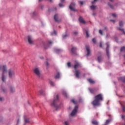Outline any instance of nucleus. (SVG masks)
Returning <instances> with one entry per match:
<instances>
[{"mask_svg":"<svg viewBox=\"0 0 125 125\" xmlns=\"http://www.w3.org/2000/svg\"><path fill=\"white\" fill-rule=\"evenodd\" d=\"M100 101H103V95H102V94H99L95 96V99L92 102V104L94 107L100 106Z\"/></svg>","mask_w":125,"mask_h":125,"instance_id":"obj_1","label":"nucleus"},{"mask_svg":"<svg viewBox=\"0 0 125 125\" xmlns=\"http://www.w3.org/2000/svg\"><path fill=\"white\" fill-rule=\"evenodd\" d=\"M2 70V82H5V77L7 73V69L6 68V65H0V71Z\"/></svg>","mask_w":125,"mask_h":125,"instance_id":"obj_2","label":"nucleus"},{"mask_svg":"<svg viewBox=\"0 0 125 125\" xmlns=\"http://www.w3.org/2000/svg\"><path fill=\"white\" fill-rule=\"evenodd\" d=\"M79 67H81L80 63L79 62H77V63L75 64L74 66L75 70L74 71V74L76 77L78 78H80V75H81V72H80V70L77 69Z\"/></svg>","mask_w":125,"mask_h":125,"instance_id":"obj_3","label":"nucleus"},{"mask_svg":"<svg viewBox=\"0 0 125 125\" xmlns=\"http://www.w3.org/2000/svg\"><path fill=\"white\" fill-rule=\"evenodd\" d=\"M58 102H59V98H58V95H57L56 98H54L53 103L51 104V106H53L56 110L59 108L58 106Z\"/></svg>","mask_w":125,"mask_h":125,"instance_id":"obj_4","label":"nucleus"},{"mask_svg":"<svg viewBox=\"0 0 125 125\" xmlns=\"http://www.w3.org/2000/svg\"><path fill=\"white\" fill-rule=\"evenodd\" d=\"M15 73L13 69H10L8 70V76L11 79L14 77Z\"/></svg>","mask_w":125,"mask_h":125,"instance_id":"obj_5","label":"nucleus"},{"mask_svg":"<svg viewBox=\"0 0 125 125\" xmlns=\"http://www.w3.org/2000/svg\"><path fill=\"white\" fill-rule=\"evenodd\" d=\"M34 72L37 76L41 77V70L39 67H36L34 70Z\"/></svg>","mask_w":125,"mask_h":125,"instance_id":"obj_6","label":"nucleus"},{"mask_svg":"<svg viewBox=\"0 0 125 125\" xmlns=\"http://www.w3.org/2000/svg\"><path fill=\"white\" fill-rule=\"evenodd\" d=\"M78 108L79 107H78L77 105L75 106L74 110H73L71 112V116L73 117L76 115V113H77Z\"/></svg>","mask_w":125,"mask_h":125,"instance_id":"obj_7","label":"nucleus"},{"mask_svg":"<svg viewBox=\"0 0 125 125\" xmlns=\"http://www.w3.org/2000/svg\"><path fill=\"white\" fill-rule=\"evenodd\" d=\"M106 54L107 55V57L108 58H110V54L109 53V42H106Z\"/></svg>","mask_w":125,"mask_h":125,"instance_id":"obj_8","label":"nucleus"},{"mask_svg":"<svg viewBox=\"0 0 125 125\" xmlns=\"http://www.w3.org/2000/svg\"><path fill=\"white\" fill-rule=\"evenodd\" d=\"M86 51H87V56H89L90 55V48H89V46L86 45L85 46Z\"/></svg>","mask_w":125,"mask_h":125,"instance_id":"obj_9","label":"nucleus"},{"mask_svg":"<svg viewBox=\"0 0 125 125\" xmlns=\"http://www.w3.org/2000/svg\"><path fill=\"white\" fill-rule=\"evenodd\" d=\"M89 90L91 93H95L96 91H97V88H89Z\"/></svg>","mask_w":125,"mask_h":125,"instance_id":"obj_10","label":"nucleus"},{"mask_svg":"<svg viewBox=\"0 0 125 125\" xmlns=\"http://www.w3.org/2000/svg\"><path fill=\"white\" fill-rule=\"evenodd\" d=\"M27 39L29 43H30V44H33V39H32V37H31L30 36H28L27 37Z\"/></svg>","mask_w":125,"mask_h":125,"instance_id":"obj_11","label":"nucleus"},{"mask_svg":"<svg viewBox=\"0 0 125 125\" xmlns=\"http://www.w3.org/2000/svg\"><path fill=\"white\" fill-rule=\"evenodd\" d=\"M79 21L80 22V23H82L83 24H85V21L83 20V18H82V17H80L79 18Z\"/></svg>","mask_w":125,"mask_h":125,"instance_id":"obj_12","label":"nucleus"},{"mask_svg":"<svg viewBox=\"0 0 125 125\" xmlns=\"http://www.w3.org/2000/svg\"><path fill=\"white\" fill-rule=\"evenodd\" d=\"M77 51V47H73L71 48V52L72 53H73L74 54H76V51Z\"/></svg>","mask_w":125,"mask_h":125,"instance_id":"obj_13","label":"nucleus"},{"mask_svg":"<svg viewBox=\"0 0 125 125\" xmlns=\"http://www.w3.org/2000/svg\"><path fill=\"white\" fill-rule=\"evenodd\" d=\"M54 19L56 22H59V20L58 19V14H55L54 17Z\"/></svg>","mask_w":125,"mask_h":125,"instance_id":"obj_14","label":"nucleus"},{"mask_svg":"<svg viewBox=\"0 0 125 125\" xmlns=\"http://www.w3.org/2000/svg\"><path fill=\"white\" fill-rule=\"evenodd\" d=\"M103 60V58H102V56H100L98 57V61L99 63L101 62H102V61Z\"/></svg>","mask_w":125,"mask_h":125,"instance_id":"obj_15","label":"nucleus"},{"mask_svg":"<svg viewBox=\"0 0 125 125\" xmlns=\"http://www.w3.org/2000/svg\"><path fill=\"white\" fill-rule=\"evenodd\" d=\"M73 5V3H71L70 5H69V8L70 9H71V10H72V11H77V10H76L75 9V8H74L73 6H72V5Z\"/></svg>","mask_w":125,"mask_h":125,"instance_id":"obj_16","label":"nucleus"},{"mask_svg":"<svg viewBox=\"0 0 125 125\" xmlns=\"http://www.w3.org/2000/svg\"><path fill=\"white\" fill-rule=\"evenodd\" d=\"M88 82H89V83H95V82H94V81H93L92 79H87Z\"/></svg>","mask_w":125,"mask_h":125,"instance_id":"obj_17","label":"nucleus"},{"mask_svg":"<svg viewBox=\"0 0 125 125\" xmlns=\"http://www.w3.org/2000/svg\"><path fill=\"white\" fill-rule=\"evenodd\" d=\"M92 124L94 125H98V122L97 121H92Z\"/></svg>","mask_w":125,"mask_h":125,"instance_id":"obj_18","label":"nucleus"},{"mask_svg":"<svg viewBox=\"0 0 125 125\" xmlns=\"http://www.w3.org/2000/svg\"><path fill=\"white\" fill-rule=\"evenodd\" d=\"M60 78V73H58L56 76H55V79H59Z\"/></svg>","mask_w":125,"mask_h":125,"instance_id":"obj_19","label":"nucleus"},{"mask_svg":"<svg viewBox=\"0 0 125 125\" xmlns=\"http://www.w3.org/2000/svg\"><path fill=\"white\" fill-rule=\"evenodd\" d=\"M55 51L57 53H60V52H61V50L59 49H55Z\"/></svg>","mask_w":125,"mask_h":125,"instance_id":"obj_20","label":"nucleus"},{"mask_svg":"<svg viewBox=\"0 0 125 125\" xmlns=\"http://www.w3.org/2000/svg\"><path fill=\"white\" fill-rule=\"evenodd\" d=\"M71 102H72L73 104H78V102L77 101H75L74 99L71 100Z\"/></svg>","mask_w":125,"mask_h":125,"instance_id":"obj_21","label":"nucleus"},{"mask_svg":"<svg viewBox=\"0 0 125 125\" xmlns=\"http://www.w3.org/2000/svg\"><path fill=\"white\" fill-rule=\"evenodd\" d=\"M62 94L65 96L66 97H68V95H67V93L65 91H62Z\"/></svg>","mask_w":125,"mask_h":125,"instance_id":"obj_22","label":"nucleus"},{"mask_svg":"<svg viewBox=\"0 0 125 125\" xmlns=\"http://www.w3.org/2000/svg\"><path fill=\"white\" fill-rule=\"evenodd\" d=\"M110 122H111V120H110V119L107 120L105 124L106 125H108L110 123Z\"/></svg>","mask_w":125,"mask_h":125,"instance_id":"obj_23","label":"nucleus"},{"mask_svg":"<svg viewBox=\"0 0 125 125\" xmlns=\"http://www.w3.org/2000/svg\"><path fill=\"white\" fill-rule=\"evenodd\" d=\"M119 26L120 27H123V26H124V22L123 21H120L119 22Z\"/></svg>","mask_w":125,"mask_h":125,"instance_id":"obj_24","label":"nucleus"},{"mask_svg":"<svg viewBox=\"0 0 125 125\" xmlns=\"http://www.w3.org/2000/svg\"><path fill=\"white\" fill-rule=\"evenodd\" d=\"M120 80H121V81H122V82H123V83H125V77L120 78Z\"/></svg>","mask_w":125,"mask_h":125,"instance_id":"obj_25","label":"nucleus"},{"mask_svg":"<svg viewBox=\"0 0 125 125\" xmlns=\"http://www.w3.org/2000/svg\"><path fill=\"white\" fill-rule=\"evenodd\" d=\"M108 5H109V6H110L112 9H114V6H113V5H112L110 2L108 3Z\"/></svg>","mask_w":125,"mask_h":125,"instance_id":"obj_26","label":"nucleus"},{"mask_svg":"<svg viewBox=\"0 0 125 125\" xmlns=\"http://www.w3.org/2000/svg\"><path fill=\"white\" fill-rule=\"evenodd\" d=\"M97 6H94V5H92L90 6V8L91 9H95V8H96Z\"/></svg>","mask_w":125,"mask_h":125,"instance_id":"obj_27","label":"nucleus"},{"mask_svg":"<svg viewBox=\"0 0 125 125\" xmlns=\"http://www.w3.org/2000/svg\"><path fill=\"white\" fill-rule=\"evenodd\" d=\"M121 51H125V46H123V47H122L121 48Z\"/></svg>","mask_w":125,"mask_h":125,"instance_id":"obj_28","label":"nucleus"},{"mask_svg":"<svg viewBox=\"0 0 125 125\" xmlns=\"http://www.w3.org/2000/svg\"><path fill=\"white\" fill-rule=\"evenodd\" d=\"M118 29L119 30V31H122V32L125 31V29H124L123 28H121L120 27H118Z\"/></svg>","mask_w":125,"mask_h":125,"instance_id":"obj_29","label":"nucleus"},{"mask_svg":"<svg viewBox=\"0 0 125 125\" xmlns=\"http://www.w3.org/2000/svg\"><path fill=\"white\" fill-rule=\"evenodd\" d=\"M10 91L11 92H14L15 89L13 87H11L10 88Z\"/></svg>","mask_w":125,"mask_h":125,"instance_id":"obj_30","label":"nucleus"},{"mask_svg":"<svg viewBox=\"0 0 125 125\" xmlns=\"http://www.w3.org/2000/svg\"><path fill=\"white\" fill-rule=\"evenodd\" d=\"M85 32H86V37L88 38V37H89V35H88V31L85 30Z\"/></svg>","mask_w":125,"mask_h":125,"instance_id":"obj_31","label":"nucleus"},{"mask_svg":"<svg viewBox=\"0 0 125 125\" xmlns=\"http://www.w3.org/2000/svg\"><path fill=\"white\" fill-rule=\"evenodd\" d=\"M99 34H100V35L102 36H103V31H102L101 30H99Z\"/></svg>","mask_w":125,"mask_h":125,"instance_id":"obj_32","label":"nucleus"},{"mask_svg":"<svg viewBox=\"0 0 125 125\" xmlns=\"http://www.w3.org/2000/svg\"><path fill=\"white\" fill-rule=\"evenodd\" d=\"M59 5L60 7H64V5L62 3H59Z\"/></svg>","mask_w":125,"mask_h":125,"instance_id":"obj_33","label":"nucleus"},{"mask_svg":"<svg viewBox=\"0 0 125 125\" xmlns=\"http://www.w3.org/2000/svg\"><path fill=\"white\" fill-rule=\"evenodd\" d=\"M92 42L94 43H96V40H95V39L93 38L92 39Z\"/></svg>","mask_w":125,"mask_h":125,"instance_id":"obj_34","label":"nucleus"},{"mask_svg":"<svg viewBox=\"0 0 125 125\" xmlns=\"http://www.w3.org/2000/svg\"><path fill=\"white\" fill-rule=\"evenodd\" d=\"M67 66L69 68H70V67H71V62H67Z\"/></svg>","mask_w":125,"mask_h":125,"instance_id":"obj_35","label":"nucleus"},{"mask_svg":"<svg viewBox=\"0 0 125 125\" xmlns=\"http://www.w3.org/2000/svg\"><path fill=\"white\" fill-rule=\"evenodd\" d=\"M67 37H68V35H67V34H65V35L62 36V38L63 39H66V38H67Z\"/></svg>","mask_w":125,"mask_h":125,"instance_id":"obj_36","label":"nucleus"},{"mask_svg":"<svg viewBox=\"0 0 125 125\" xmlns=\"http://www.w3.org/2000/svg\"><path fill=\"white\" fill-rule=\"evenodd\" d=\"M122 110L123 111V112H125V106L122 105Z\"/></svg>","mask_w":125,"mask_h":125,"instance_id":"obj_37","label":"nucleus"},{"mask_svg":"<svg viewBox=\"0 0 125 125\" xmlns=\"http://www.w3.org/2000/svg\"><path fill=\"white\" fill-rule=\"evenodd\" d=\"M50 83L51 85H52V86H54V83L53 82H50Z\"/></svg>","mask_w":125,"mask_h":125,"instance_id":"obj_38","label":"nucleus"},{"mask_svg":"<svg viewBox=\"0 0 125 125\" xmlns=\"http://www.w3.org/2000/svg\"><path fill=\"white\" fill-rule=\"evenodd\" d=\"M64 124H65V125H69V122H68L67 121H65Z\"/></svg>","mask_w":125,"mask_h":125,"instance_id":"obj_39","label":"nucleus"},{"mask_svg":"<svg viewBox=\"0 0 125 125\" xmlns=\"http://www.w3.org/2000/svg\"><path fill=\"white\" fill-rule=\"evenodd\" d=\"M53 43V42H52L51 41H48L49 44H51Z\"/></svg>","mask_w":125,"mask_h":125,"instance_id":"obj_40","label":"nucleus"},{"mask_svg":"<svg viewBox=\"0 0 125 125\" xmlns=\"http://www.w3.org/2000/svg\"><path fill=\"white\" fill-rule=\"evenodd\" d=\"M112 16L113 17H117V15H116V14H112Z\"/></svg>","mask_w":125,"mask_h":125,"instance_id":"obj_41","label":"nucleus"},{"mask_svg":"<svg viewBox=\"0 0 125 125\" xmlns=\"http://www.w3.org/2000/svg\"><path fill=\"white\" fill-rule=\"evenodd\" d=\"M39 92H40V94H42V93L43 92V91H42V90H40V91H39Z\"/></svg>","mask_w":125,"mask_h":125,"instance_id":"obj_42","label":"nucleus"},{"mask_svg":"<svg viewBox=\"0 0 125 125\" xmlns=\"http://www.w3.org/2000/svg\"><path fill=\"white\" fill-rule=\"evenodd\" d=\"M25 123H29V120H28V119H25Z\"/></svg>","mask_w":125,"mask_h":125,"instance_id":"obj_43","label":"nucleus"},{"mask_svg":"<svg viewBox=\"0 0 125 125\" xmlns=\"http://www.w3.org/2000/svg\"><path fill=\"white\" fill-rule=\"evenodd\" d=\"M95 1H97V0H94V1H92V4H93L95 2Z\"/></svg>","mask_w":125,"mask_h":125,"instance_id":"obj_44","label":"nucleus"},{"mask_svg":"<svg viewBox=\"0 0 125 125\" xmlns=\"http://www.w3.org/2000/svg\"><path fill=\"white\" fill-rule=\"evenodd\" d=\"M100 47H102V42H100Z\"/></svg>","mask_w":125,"mask_h":125,"instance_id":"obj_45","label":"nucleus"},{"mask_svg":"<svg viewBox=\"0 0 125 125\" xmlns=\"http://www.w3.org/2000/svg\"><path fill=\"white\" fill-rule=\"evenodd\" d=\"M79 2H80V3H81L82 4V5H83V2L82 1H80Z\"/></svg>","mask_w":125,"mask_h":125,"instance_id":"obj_46","label":"nucleus"},{"mask_svg":"<svg viewBox=\"0 0 125 125\" xmlns=\"http://www.w3.org/2000/svg\"><path fill=\"white\" fill-rule=\"evenodd\" d=\"M2 91H3V92H5V91H6V90L5 89H4V88H2Z\"/></svg>","mask_w":125,"mask_h":125,"instance_id":"obj_47","label":"nucleus"},{"mask_svg":"<svg viewBox=\"0 0 125 125\" xmlns=\"http://www.w3.org/2000/svg\"><path fill=\"white\" fill-rule=\"evenodd\" d=\"M46 65L47 66H49V63H48V62H46Z\"/></svg>","mask_w":125,"mask_h":125,"instance_id":"obj_48","label":"nucleus"},{"mask_svg":"<svg viewBox=\"0 0 125 125\" xmlns=\"http://www.w3.org/2000/svg\"><path fill=\"white\" fill-rule=\"evenodd\" d=\"M3 100V98H0V101H2Z\"/></svg>","mask_w":125,"mask_h":125,"instance_id":"obj_49","label":"nucleus"},{"mask_svg":"<svg viewBox=\"0 0 125 125\" xmlns=\"http://www.w3.org/2000/svg\"><path fill=\"white\" fill-rule=\"evenodd\" d=\"M65 0H61V1L62 2H65Z\"/></svg>","mask_w":125,"mask_h":125,"instance_id":"obj_50","label":"nucleus"},{"mask_svg":"<svg viewBox=\"0 0 125 125\" xmlns=\"http://www.w3.org/2000/svg\"><path fill=\"white\" fill-rule=\"evenodd\" d=\"M125 115H122V119H125Z\"/></svg>","mask_w":125,"mask_h":125,"instance_id":"obj_51","label":"nucleus"},{"mask_svg":"<svg viewBox=\"0 0 125 125\" xmlns=\"http://www.w3.org/2000/svg\"><path fill=\"white\" fill-rule=\"evenodd\" d=\"M54 33L55 35H57V33H56V31H54Z\"/></svg>","mask_w":125,"mask_h":125,"instance_id":"obj_52","label":"nucleus"},{"mask_svg":"<svg viewBox=\"0 0 125 125\" xmlns=\"http://www.w3.org/2000/svg\"><path fill=\"white\" fill-rule=\"evenodd\" d=\"M74 34H75V35H77V34H78V32H74Z\"/></svg>","mask_w":125,"mask_h":125,"instance_id":"obj_53","label":"nucleus"},{"mask_svg":"<svg viewBox=\"0 0 125 125\" xmlns=\"http://www.w3.org/2000/svg\"><path fill=\"white\" fill-rule=\"evenodd\" d=\"M110 21H111L112 22H115V21H114L113 20H111Z\"/></svg>","mask_w":125,"mask_h":125,"instance_id":"obj_54","label":"nucleus"},{"mask_svg":"<svg viewBox=\"0 0 125 125\" xmlns=\"http://www.w3.org/2000/svg\"><path fill=\"white\" fill-rule=\"evenodd\" d=\"M49 0V1H50V2H52L53 0Z\"/></svg>","mask_w":125,"mask_h":125,"instance_id":"obj_55","label":"nucleus"},{"mask_svg":"<svg viewBox=\"0 0 125 125\" xmlns=\"http://www.w3.org/2000/svg\"><path fill=\"white\" fill-rule=\"evenodd\" d=\"M93 15L94 16H95V13H93Z\"/></svg>","mask_w":125,"mask_h":125,"instance_id":"obj_56","label":"nucleus"},{"mask_svg":"<svg viewBox=\"0 0 125 125\" xmlns=\"http://www.w3.org/2000/svg\"><path fill=\"white\" fill-rule=\"evenodd\" d=\"M110 1H114V0H109Z\"/></svg>","mask_w":125,"mask_h":125,"instance_id":"obj_57","label":"nucleus"},{"mask_svg":"<svg viewBox=\"0 0 125 125\" xmlns=\"http://www.w3.org/2000/svg\"><path fill=\"white\" fill-rule=\"evenodd\" d=\"M104 30H107V27H104Z\"/></svg>","mask_w":125,"mask_h":125,"instance_id":"obj_58","label":"nucleus"},{"mask_svg":"<svg viewBox=\"0 0 125 125\" xmlns=\"http://www.w3.org/2000/svg\"><path fill=\"white\" fill-rule=\"evenodd\" d=\"M42 1V0H39V1Z\"/></svg>","mask_w":125,"mask_h":125,"instance_id":"obj_59","label":"nucleus"},{"mask_svg":"<svg viewBox=\"0 0 125 125\" xmlns=\"http://www.w3.org/2000/svg\"><path fill=\"white\" fill-rule=\"evenodd\" d=\"M55 10H56V8H55Z\"/></svg>","mask_w":125,"mask_h":125,"instance_id":"obj_60","label":"nucleus"},{"mask_svg":"<svg viewBox=\"0 0 125 125\" xmlns=\"http://www.w3.org/2000/svg\"><path fill=\"white\" fill-rule=\"evenodd\" d=\"M107 37H108V36H107V35L106 36V38H107Z\"/></svg>","mask_w":125,"mask_h":125,"instance_id":"obj_61","label":"nucleus"}]
</instances>
